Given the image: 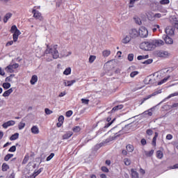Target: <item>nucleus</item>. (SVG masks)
Listing matches in <instances>:
<instances>
[{
    "mask_svg": "<svg viewBox=\"0 0 178 178\" xmlns=\"http://www.w3.org/2000/svg\"><path fill=\"white\" fill-rule=\"evenodd\" d=\"M129 34L132 40L137 38L138 37V30L136 29H131L129 31Z\"/></svg>",
    "mask_w": 178,
    "mask_h": 178,
    "instance_id": "6e6552de",
    "label": "nucleus"
},
{
    "mask_svg": "<svg viewBox=\"0 0 178 178\" xmlns=\"http://www.w3.org/2000/svg\"><path fill=\"white\" fill-rule=\"evenodd\" d=\"M135 22L136 23V24H138L139 26H141V24H143V22H141V19L138 17L135 18Z\"/></svg>",
    "mask_w": 178,
    "mask_h": 178,
    "instance_id": "09e8293b",
    "label": "nucleus"
},
{
    "mask_svg": "<svg viewBox=\"0 0 178 178\" xmlns=\"http://www.w3.org/2000/svg\"><path fill=\"white\" fill-rule=\"evenodd\" d=\"M157 56H159V58H169L172 56V54L168 51L161 50L157 53Z\"/></svg>",
    "mask_w": 178,
    "mask_h": 178,
    "instance_id": "423d86ee",
    "label": "nucleus"
},
{
    "mask_svg": "<svg viewBox=\"0 0 178 178\" xmlns=\"http://www.w3.org/2000/svg\"><path fill=\"white\" fill-rule=\"evenodd\" d=\"M44 112L46 115H51V113H54V112L51 111L49 108H45Z\"/></svg>",
    "mask_w": 178,
    "mask_h": 178,
    "instance_id": "3c124183",
    "label": "nucleus"
},
{
    "mask_svg": "<svg viewBox=\"0 0 178 178\" xmlns=\"http://www.w3.org/2000/svg\"><path fill=\"white\" fill-rule=\"evenodd\" d=\"M172 138H173V136H172V134H168L166 136V140H172Z\"/></svg>",
    "mask_w": 178,
    "mask_h": 178,
    "instance_id": "e2e57ef3",
    "label": "nucleus"
},
{
    "mask_svg": "<svg viewBox=\"0 0 178 178\" xmlns=\"http://www.w3.org/2000/svg\"><path fill=\"white\" fill-rule=\"evenodd\" d=\"M159 27L160 26L158 24L150 25V29L152 30L153 33H155V31H156Z\"/></svg>",
    "mask_w": 178,
    "mask_h": 178,
    "instance_id": "b1692460",
    "label": "nucleus"
},
{
    "mask_svg": "<svg viewBox=\"0 0 178 178\" xmlns=\"http://www.w3.org/2000/svg\"><path fill=\"white\" fill-rule=\"evenodd\" d=\"M82 104H84L85 105H88V103L90 102V99H81Z\"/></svg>",
    "mask_w": 178,
    "mask_h": 178,
    "instance_id": "8fccbe9b",
    "label": "nucleus"
},
{
    "mask_svg": "<svg viewBox=\"0 0 178 178\" xmlns=\"http://www.w3.org/2000/svg\"><path fill=\"white\" fill-rule=\"evenodd\" d=\"M134 59V54H129L128 55V60H129V62H133Z\"/></svg>",
    "mask_w": 178,
    "mask_h": 178,
    "instance_id": "79ce46f5",
    "label": "nucleus"
},
{
    "mask_svg": "<svg viewBox=\"0 0 178 178\" xmlns=\"http://www.w3.org/2000/svg\"><path fill=\"white\" fill-rule=\"evenodd\" d=\"M175 26L178 29V20L177 18H175Z\"/></svg>",
    "mask_w": 178,
    "mask_h": 178,
    "instance_id": "338daca9",
    "label": "nucleus"
},
{
    "mask_svg": "<svg viewBox=\"0 0 178 178\" xmlns=\"http://www.w3.org/2000/svg\"><path fill=\"white\" fill-rule=\"evenodd\" d=\"M126 149L128 152H133L134 151V147L131 145H127Z\"/></svg>",
    "mask_w": 178,
    "mask_h": 178,
    "instance_id": "bb28decb",
    "label": "nucleus"
},
{
    "mask_svg": "<svg viewBox=\"0 0 178 178\" xmlns=\"http://www.w3.org/2000/svg\"><path fill=\"white\" fill-rule=\"evenodd\" d=\"M76 83V80L66 81L64 80L63 84L65 87H70Z\"/></svg>",
    "mask_w": 178,
    "mask_h": 178,
    "instance_id": "ddd939ff",
    "label": "nucleus"
},
{
    "mask_svg": "<svg viewBox=\"0 0 178 178\" xmlns=\"http://www.w3.org/2000/svg\"><path fill=\"white\" fill-rule=\"evenodd\" d=\"M145 154L146 156H152V155H154V150L152 149L148 152H145Z\"/></svg>",
    "mask_w": 178,
    "mask_h": 178,
    "instance_id": "58836bf2",
    "label": "nucleus"
},
{
    "mask_svg": "<svg viewBox=\"0 0 178 178\" xmlns=\"http://www.w3.org/2000/svg\"><path fill=\"white\" fill-rule=\"evenodd\" d=\"M124 163L126 165V166H130V165H131V160L128 158H125L124 159Z\"/></svg>",
    "mask_w": 178,
    "mask_h": 178,
    "instance_id": "7c9ffc66",
    "label": "nucleus"
},
{
    "mask_svg": "<svg viewBox=\"0 0 178 178\" xmlns=\"http://www.w3.org/2000/svg\"><path fill=\"white\" fill-rule=\"evenodd\" d=\"M42 170H44V168H41L39 170H38L37 171H35L33 174V175L34 176V177H37V176H38V175H40V173H41V172H42Z\"/></svg>",
    "mask_w": 178,
    "mask_h": 178,
    "instance_id": "473e14b6",
    "label": "nucleus"
},
{
    "mask_svg": "<svg viewBox=\"0 0 178 178\" xmlns=\"http://www.w3.org/2000/svg\"><path fill=\"white\" fill-rule=\"evenodd\" d=\"M31 131V133H33V134H38L40 133V129L37 126L32 127Z\"/></svg>",
    "mask_w": 178,
    "mask_h": 178,
    "instance_id": "a211bd4d",
    "label": "nucleus"
},
{
    "mask_svg": "<svg viewBox=\"0 0 178 178\" xmlns=\"http://www.w3.org/2000/svg\"><path fill=\"white\" fill-rule=\"evenodd\" d=\"M15 124H16V122H15L14 120H9L6 122H4L2 124V127H3V129H8V127H10V126H15Z\"/></svg>",
    "mask_w": 178,
    "mask_h": 178,
    "instance_id": "9d476101",
    "label": "nucleus"
},
{
    "mask_svg": "<svg viewBox=\"0 0 178 178\" xmlns=\"http://www.w3.org/2000/svg\"><path fill=\"white\" fill-rule=\"evenodd\" d=\"M3 88H5L6 90H8V88H10V83H3Z\"/></svg>",
    "mask_w": 178,
    "mask_h": 178,
    "instance_id": "37998d69",
    "label": "nucleus"
},
{
    "mask_svg": "<svg viewBox=\"0 0 178 178\" xmlns=\"http://www.w3.org/2000/svg\"><path fill=\"white\" fill-rule=\"evenodd\" d=\"M170 1H169V0H161V1H160L161 5H168V4L170 3Z\"/></svg>",
    "mask_w": 178,
    "mask_h": 178,
    "instance_id": "de8ad7c7",
    "label": "nucleus"
},
{
    "mask_svg": "<svg viewBox=\"0 0 178 178\" xmlns=\"http://www.w3.org/2000/svg\"><path fill=\"white\" fill-rule=\"evenodd\" d=\"M20 34H22V32H20V31H17V32H15V33H13V38L14 42H16L17 41L19 35H20Z\"/></svg>",
    "mask_w": 178,
    "mask_h": 178,
    "instance_id": "4468645a",
    "label": "nucleus"
},
{
    "mask_svg": "<svg viewBox=\"0 0 178 178\" xmlns=\"http://www.w3.org/2000/svg\"><path fill=\"white\" fill-rule=\"evenodd\" d=\"M156 157L159 159H162V158H163V152L161 150H158L156 152Z\"/></svg>",
    "mask_w": 178,
    "mask_h": 178,
    "instance_id": "393cba45",
    "label": "nucleus"
},
{
    "mask_svg": "<svg viewBox=\"0 0 178 178\" xmlns=\"http://www.w3.org/2000/svg\"><path fill=\"white\" fill-rule=\"evenodd\" d=\"M152 63V59H147L145 62H143L144 65H149Z\"/></svg>",
    "mask_w": 178,
    "mask_h": 178,
    "instance_id": "864d4df0",
    "label": "nucleus"
},
{
    "mask_svg": "<svg viewBox=\"0 0 178 178\" xmlns=\"http://www.w3.org/2000/svg\"><path fill=\"white\" fill-rule=\"evenodd\" d=\"M164 108H178V103H174L172 105H165L164 106Z\"/></svg>",
    "mask_w": 178,
    "mask_h": 178,
    "instance_id": "4c0bfd02",
    "label": "nucleus"
},
{
    "mask_svg": "<svg viewBox=\"0 0 178 178\" xmlns=\"http://www.w3.org/2000/svg\"><path fill=\"white\" fill-rule=\"evenodd\" d=\"M73 115V111H68L66 112V116L67 118H70Z\"/></svg>",
    "mask_w": 178,
    "mask_h": 178,
    "instance_id": "5fc2aeb1",
    "label": "nucleus"
},
{
    "mask_svg": "<svg viewBox=\"0 0 178 178\" xmlns=\"http://www.w3.org/2000/svg\"><path fill=\"white\" fill-rule=\"evenodd\" d=\"M155 110V107L151 108L149 110L145 111V115H148V116H152V112Z\"/></svg>",
    "mask_w": 178,
    "mask_h": 178,
    "instance_id": "aec40b11",
    "label": "nucleus"
},
{
    "mask_svg": "<svg viewBox=\"0 0 178 178\" xmlns=\"http://www.w3.org/2000/svg\"><path fill=\"white\" fill-rule=\"evenodd\" d=\"M146 133L148 136H152V134H154V131H152L151 129H147Z\"/></svg>",
    "mask_w": 178,
    "mask_h": 178,
    "instance_id": "680f3d73",
    "label": "nucleus"
},
{
    "mask_svg": "<svg viewBox=\"0 0 178 178\" xmlns=\"http://www.w3.org/2000/svg\"><path fill=\"white\" fill-rule=\"evenodd\" d=\"M19 31V30L17 29V26H16V25H13L11 27L10 33H12L13 34H15V33H17Z\"/></svg>",
    "mask_w": 178,
    "mask_h": 178,
    "instance_id": "c756f323",
    "label": "nucleus"
},
{
    "mask_svg": "<svg viewBox=\"0 0 178 178\" xmlns=\"http://www.w3.org/2000/svg\"><path fill=\"white\" fill-rule=\"evenodd\" d=\"M177 95H178V92H174L172 94H170L169 96H168L166 97V99H170V98H172L173 97H177Z\"/></svg>",
    "mask_w": 178,
    "mask_h": 178,
    "instance_id": "a19ab883",
    "label": "nucleus"
},
{
    "mask_svg": "<svg viewBox=\"0 0 178 178\" xmlns=\"http://www.w3.org/2000/svg\"><path fill=\"white\" fill-rule=\"evenodd\" d=\"M54 156H55V154L54 153H51L47 158V161H51Z\"/></svg>",
    "mask_w": 178,
    "mask_h": 178,
    "instance_id": "6e6d98bb",
    "label": "nucleus"
},
{
    "mask_svg": "<svg viewBox=\"0 0 178 178\" xmlns=\"http://www.w3.org/2000/svg\"><path fill=\"white\" fill-rule=\"evenodd\" d=\"M138 1L140 0H130L129 8H133L134 6V3H136V2H138Z\"/></svg>",
    "mask_w": 178,
    "mask_h": 178,
    "instance_id": "ea45409f",
    "label": "nucleus"
},
{
    "mask_svg": "<svg viewBox=\"0 0 178 178\" xmlns=\"http://www.w3.org/2000/svg\"><path fill=\"white\" fill-rule=\"evenodd\" d=\"M158 136H159L158 132H155V136H154L152 140V145H154V147L156 145V138H158Z\"/></svg>",
    "mask_w": 178,
    "mask_h": 178,
    "instance_id": "a878e982",
    "label": "nucleus"
},
{
    "mask_svg": "<svg viewBox=\"0 0 178 178\" xmlns=\"http://www.w3.org/2000/svg\"><path fill=\"white\" fill-rule=\"evenodd\" d=\"M16 151V146H12L9 149L8 152H15Z\"/></svg>",
    "mask_w": 178,
    "mask_h": 178,
    "instance_id": "4d7b16f0",
    "label": "nucleus"
},
{
    "mask_svg": "<svg viewBox=\"0 0 178 178\" xmlns=\"http://www.w3.org/2000/svg\"><path fill=\"white\" fill-rule=\"evenodd\" d=\"M170 168H171V169H178V163L175 164L174 165H172Z\"/></svg>",
    "mask_w": 178,
    "mask_h": 178,
    "instance_id": "774afa93",
    "label": "nucleus"
},
{
    "mask_svg": "<svg viewBox=\"0 0 178 178\" xmlns=\"http://www.w3.org/2000/svg\"><path fill=\"white\" fill-rule=\"evenodd\" d=\"M37 81H38V76H37V75H33L30 81L31 84H32V86H34V84H35Z\"/></svg>",
    "mask_w": 178,
    "mask_h": 178,
    "instance_id": "f3484780",
    "label": "nucleus"
},
{
    "mask_svg": "<svg viewBox=\"0 0 178 178\" xmlns=\"http://www.w3.org/2000/svg\"><path fill=\"white\" fill-rule=\"evenodd\" d=\"M10 158H13V154H8L5 157H4V161L6 162H8L10 159Z\"/></svg>",
    "mask_w": 178,
    "mask_h": 178,
    "instance_id": "e433bc0d",
    "label": "nucleus"
},
{
    "mask_svg": "<svg viewBox=\"0 0 178 178\" xmlns=\"http://www.w3.org/2000/svg\"><path fill=\"white\" fill-rule=\"evenodd\" d=\"M152 42L153 43V47L154 49L155 48L163 47V45H165V41L161 39H153L152 40Z\"/></svg>",
    "mask_w": 178,
    "mask_h": 178,
    "instance_id": "20e7f679",
    "label": "nucleus"
},
{
    "mask_svg": "<svg viewBox=\"0 0 178 178\" xmlns=\"http://www.w3.org/2000/svg\"><path fill=\"white\" fill-rule=\"evenodd\" d=\"M71 136H73V133L72 132H68V133H67V134H65L63 136V140H67L68 138H70Z\"/></svg>",
    "mask_w": 178,
    "mask_h": 178,
    "instance_id": "412c9836",
    "label": "nucleus"
},
{
    "mask_svg": "<svg viewBox=\"0 0 178 178\" xmlns=\"http://www.w3.org/2000/svg\"><path fill=\"white\" fill-rule=\"evenodd\" d=\"M17 138H19V134L18 133H15V134H13L10 138V140L11 141H15V140H17Z\"/></svg>",
    "mask_w": 178,
    "mask_h": 178,
    "instance_id": "2f4dec72",
    "label": "nucleus"
},
{
    "mask_svg": "<svg viewBox=\"0 0 178 178\" xmlns=\"http://www.w3.org/2000/svg\"><path fill=\"white\" fill-rule=\"evenodd\" d=\"M17 67H19V64L15 63L7 66L5 68V70L7 72V73H13L15 72V69H17Z\"/></svg>",
    "mask_w": 178,
    "mask_h": 178,
    "instance_id": "39448f33",
    "label": "nucleus"
},
{
    "mask_svg": "<svg viewBox=\"0 0 178 178\" xmlns=\"http://www.w3.org/2000/svg\"><path fill=\"white\" fill-rule=\"evenodd\" d=\"M131 40H133V39L131 38L130 35H126L123 37V38L122 40V43L124 44H129V42H130V41H131Z\"/></svg>",
    "mask_w": 178,
    "mask_h": 178,
    "instance_id": "9b49d317",
    "label": "nucleus"
},
{
    "mask_svg": "<svg viewBox=\"0 0 178 178\" xmlns=\"http://www.w3.org/2000/svg\"><path fill=\"white\" fill-rule=\"evenodd\" d=\"M170 78V76H168L164 78L163 80H161V81L158 82V86H162V84L166 83V81H168Z\"/></svg>",
    "mask_w": 178,
    "mask_h": 178,
    "instance_id": "4be33fe9",
    "label": "nucleus"
},
{
    "mask_svg": "<svg viewBox=\"0 0 178 178\" xmlns=\"http://www.w3.org/2000/svg\"><path fill=\"white\" fill-rule=\"evenodd\" d=\"M120 109H123L122 104H120L118 106L113 107V109L111 110V113H113V112H116V111H119Z\"/></svg>",
    "mask_w": 178,
    "mask_h": 178,
    "instance_id": "6ab92c4d",
    "label": "nucleus"
},
{
    "mask_svg": "<svg viewBox=\"0 0 178 178\" xmlns=\"http://www.w3.org/2000/svg\"><path fill=\"white\" fill-rule=\"evenodd\" d=\"M1 169H2L3 172H6V170H8V169H9V165L8 164H6V163H3L1 166Z\"/></svg>",
    "mask_w": 178,
    "mask_h": 178,
    "instance_id": "72a5a7b5",
    "label": "nucleus"
},
{
    "mask_svg": "<svg viewBox=\"0 0 178 178\" xmlns=\"http://www.w3.org/2000/svg\"><path fill=\"white\" fill-rule=\"evenodd\" d=\"M138 37L147 38L148 37V30L145 26H141L138 31Z\"/></svg>",
    "mask_w": 178,
    "mask_h": 178,
    "instance_id": "7ed1b4c3",
    "label": "nucleus"
},
{
    "mask_svg": "<svg viewBox=\"0 0 178 178\" xmlns=\"http://www.w3.org/2000/svg\"><path fill=\"white\" fill-rule=\"evenodd\" d=\"M80 130H81V128H80V127H75L73 129V131H74V133H79V131H80Z\"/></svg>",
    "mask_w": 178,
    "mask_h": 178,
    "instance_id": "603ef678",
    "label": "nucleus"
},
{
    "mask_svg": "<svg viewBox=\"0 0 178 178\" xmlns=\"http://www.w3.org/2000/svg\"><path fill=\"white\" fill-rule=\"evenodd\" d=\"M25 127H26V123L23 122H19V124H18L19 130H23V129H24Z\"/></svg>",
    "mask_w": 178,
    "mask_h": 178,
    "instance_id": "c9c22d12",
    "label": "nucleus"
},
{
    "mask_svg": "<svg viewBox=\"0 0 178 178\" xmlns=\"http://www.w3.org/2000/svg\"><path fill=\"white\" fill-rule=\"evenodd\" d=\"M140 49H143V51H153L154 49L152 40H150L148 42H143L140 44Z\"/></svg>",
    "mask_w": 178,
    "mask_h": 178,
    "instance_id": "f03ea898",
    "label": "nucleus"
},
{
    "mask_svg": "<svg viewBox=\"0 0 178 178\" xmlns=\"http://www.w3.org/2000/svg\"><path fill=\"white\" fill-rule=\"evenodd\" d=\"M32 13L33 14V17L36 19L37 20H43L42 15H41V13H40L38 10H36L35 9H33L32 10Z\"/></svg>",
    "mask_w": 178,
    "mask_h": 178,
    "instance_id": "1a4fd4ad",
    "label": "nucleus"
},
{
    "mask_svg": "<svg viewBox=\"0 0 178 178\" xmlns=\"http://www.w3.org/2000/svg\"><path fill=\"white\" fill-rule=\"evenodd\" d=\"M19 31V30L17 29V26H16V25H13L11 27L10 33H12L13 34H15V33H17Z\"/></svg>",
    "mask_w": 178,
    "mask_h": 178,
    "instance_id": "c85d7f7f",
    "label": "nucleus"
},
{
    "mask_svg": "<svg viewBox=\"0 0 178 178\" xmlns=\"http://www.w3.org/2000/svg\"><path fill=\"white\" fill-rule=\"evenodd\" d=\"M112 123H113V120L111 121V122L107 123L105 126L104 128L105 129H108V127H109V126H111L112 124Z\"/></svg>",
    "mask_w": 178,
    "mask_h": 178,
    "instance_id": "0e129e2a",
    "label": "nucleus"
},
{
    "mask_svg": "<svg viewBox=\"0 0 178 178\" xmlns=\"http://www.w3.org/2000/svg\"><path fill=\"white\" fill-rule=\"evenodd\" d=\"M137 74H138V71H134V72H131L130 77H131L133 79V78L136 77V76H137Z\"/></svg>",
    "mask_w": 178,
    "mask_h": 178,
    "instance_id": "49530a36",
    "label": "nucleus"
},
{
    "mask_svg": "<svg viewBox=\"0 0 178 178\" xmlns=\"http://www.w3.org/2000/svg\"><path fill=\"white\" fill-rule=\"evenodd\" d=\"M102 172H104L105 173H108V172H109V170L108 169V168L103 166L102 167Z\"/></svg>",
    "mask_w": 178,
    "mask_h": 178,
    "instance_id": "052dcab7",
    "label": "nucleus"
},
{
    "mask_svg": "<svg viewBox=\"0 0 178 178\" xmlns=\"http://www.w3.org/2000/svg\"><path fill=\"white\" fill-rule=\"evenodd\" d=\"M70 73H72V69L70 67L66 68L63 72V74H65V76H68Z\"/></svg>",
    "mask_w": 178,
    "mask_h": 178,
    "instance_id": "f704fd0d",
    "label": "nucleus"
},
{
    "mask_svg": "<svg viewBox=\"0 0 178 178\" xmlns=\"http://www.w3.org/2000/svg\"><path fill=\"white\" fill-rule=\"evenodd\" d=\"M95 59H97V56H90V58H89V63H94V60H95Z\"/></svg>",
    "mask_w": 178,
    "mask_h": 178,
    "instance_id": "c03bdc74",
    "label": "nucleus"
},
{
    "mask_svg": "<svg viewBox=\"0 0 178 178\" xmlns=\"http://www.w3.org/2000/svg\"><path fill=\"white\" fill-rule=\"evenodd\" d=\"M64 120H65V117H63V115H60L58 118V122L63 123Z\"/></svg>",
    "mask_w": 178,
    "mask_h": 178,
    "instance_id": "13d9d810",
    "label": "nucleus"
},
{
    "mask_svg": "<svg viewBox=\"0 0 178 178\" xmlns=\"http://www.w3.org/2000/svg\"><path fill=\"white\" fill-rule=\"evenodd\" d=\"M164 40H165V44H173V39H172L171 38H170L168 36H167Z\"/></svg>",
    "mask_w": 178,
    "mask_h": 178,
    "instance_id": "5701e85b",
    "label": "nucleus"
},
{
    "mask_svg": "<svg viewBox=\"0 0 178 178\" xmlns=\"http://www.w3.org/2000/svg\"><path fill=\"white\" fill-rule=\"evenodd\" d=\"M12 76L13 75H10V76L6 77V81H12Z\"/></svg>",
    "mask_w": 178,
    "mask_h": 178,
    "instance_id": "69168bd1",
    "label": "nucleus"
},
{
    "mask_svg": "<svg viewBox=\"0 0 178 178\" xmlns=\"http://www.w3.org/2000/svg\"><path fill=\"white\" fill-rule=\"evenodd\" d=\"M45 54H51L53 56V59H58L59 58V51H58V44H55L53 47H49L47 46V49L45 50Z\"/></svg>",
    "mask_w": 178,
    "mask_h": 178,
    "instance_id": "f257e3e1",
    "label": "nucleus"
},
{
    "mask_svg": "<svg viewBox=\"0 0 178 178\" xmlns=\"http://www.w3.org/2000/svg\"><path fill=\"white\" fill-rule=\"evenodd\" d=\"M165 33L167 35H173V34H175V29L173 26H168L165 29Z\"/></svg>",
    "mask_w": 178,
    "mask_h": 178,
    "instance_id": "f8f14e48",
    "label": "nucleus"
},
{
    "mask_svg": "<svg viewBox=\"0 0 178 178\" xmlns=\"http://www.w3.org/2000/svg\"><path fill=\"white\" fill-rule=\"evenodd\" d=\"M131 175L132 178H138V172L134 168L131 169Z\"/></svg>",
    "mask_w": 178,
    "mask_h": 178,
    "instance_id": "2eb2a0df",
    "label": "nucleus"
},
{
    "mask_svg": "<svg viewBox=\"0 0 178 178\" xmlns=\"http://www.w3.org/2000/svg\"><path fill=\"white\" fill-rule=\"evenodd\" d=\"M162 92L161 90H159L157 91L154 92L152 94L147 95L146 97L143 98L140 105H143L145 101L149 99V98H152V97H155V95H158V94H161Z\"/></svg>",
    "mask_w": 178,
    "mask_h": 178,
    "instance_id": "0eeeda50",
    "label": "nucleus"
},
{
    "mask_svg": "<svg viewBox=\"0 0 178 178\" xmlns=\"http://www.w3.org/2000/svg\"><path fill=\"white\" fill-rule=\"evenodd\" d=\"M12 13H8L7 14H6V15L4 16L3 22L8 23V20H9L12 17Z\"/></svg>",
    "mask_w": 178,
    "mask_h": 178,
    "instance_id": "dca6fc26",
    "label": "nucleus"
},
{
    "mask_svg": "<svg viewBox=\"0 0 178 178\" xmlns=\"http://www.w3.org/2000/svg\"><path fill=\"white\" fill-rule=\"evenodd\" d=\"M102 55L104 58H108L109 55H111V51L110 50H104L102 52Z\"/></svg>",
    "mask_w": 178,
    "mask_h": 178,
    "instance_id": "cd10ccee",
    "label": "nucleus"
},
{
    "mask_svg": "<svg viewBox=\"0 0 178 178\" xmlns=\"http://www.w3.org/2000/svg\"><path fill=\"white\" fill-rule=\"evenodd\" d=\"M30 156H29V155H26L23 161H22V163L24 165H26V163H27V162H29V159Z\"/></svg>",
    "mask_w": 178,
    "mask_h": 178,
    "instance_id": "a18cd8bd",
    "label": "nucleus"
},
{
    "mask_svg": "<svg viewBox=\"0 0 178 178\" xmlns=\"http://www.w3.org/2000/svg\"><path fill=\"white\" fill-rule=\"evenodd\" d=\"M154 17H155L156 19H161V17H162V14H161V13H156L154 15Z\"/></svg>",
    "mask_w": 178,
    "mask_h": 178,
    "instance_id": "bf43d9fd",
    "label": "nucleus"
}]
</instances>
